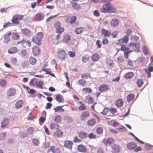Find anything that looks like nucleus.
Here are the masks:
<instances>
[{
	"mask_svg": "<svg viewBox=\"0 0 153 153\" xmlns=\"http://www.w3.org/2000/svg\"><path fill=\"white\" fill-rule=\"evenodd\" d=\"M43 36V33L42 32H38L37 33L36 37L34 36L33 37L32 41L38 45H40L41 44V40Z\"/></svg>",
	"mask_w": 153,
	"mask_h": 153,
	"instance_id": "1",
	"label": "nucleus"
},
{
	"mask_svg": "<svg viewBox=\"0 0 153 153\" xmlns=\"http://www.w3.org/2000/svg\"><path fill=\"white\" fill-rule=\"evenodd\" d=\"M57 56L58 57L62 60H65L67 58L68 54L65 50L60 49L57 51Z\"/></svg>",
	"mask_w": 153,
	"mask_h": 153,
	"instance_id": "2",
	"label": "nucleus"
},
{
	"mask_svg": "<svg viewBox=\"0 0 153 153\" xmlns=\"http://www.w3.org/2000/svg\"><path fill=\"white\" fill-rule=\"evenodd\" d=\"M128 40V37L126 36H124L122 39H121L118 40V42L117 43V45H121L123 42L127 43Z\"/></svg>",
	"mask_w": 153,
	"mask_h": 153,
	"instance_id": "3",
	"label": "nucleus"
},
{
	"mask_svg": "<svg viewBox=\"0 0 153 153\" xmlns=\"http://www.w3.org/2000/svg\"><path fill=\"white\" fill-rule=\"evenodd\" d=\"M110 5L108 4H103L102 8L100 9V11L102 13H109V8Z\"/></svg>",
	"mask_w": 153,
	"mask_h": 153,
	"instance_id": "4",
	"label": "nucleus"
},
{
	"mask_svg": "<svg viewBox=\"0 0 153 153\" xmlns=\"http://www.w3.org/2000/svg\"><path fill=\"white\" fill-rule=\"evenodd\" d=\"M119 23V20L116 18L112 19L110 21V25L112 27H117Z\"/></svg>",
	"mask_w": 153,
	"mask_h": 153,
	"instance_id": "5",
	"label": "nucleus"
},
{
	"mask_svg": "<svg viewBox=\"0 0 153 153\" xmlns=\"http://www.w3.org/2000/svg\"><path fill=\"white\" fill-rule=\"evenodd\" d=\"M108 85L106 84L101 85L98 88L99 90L101 92L106 91L108 90Z\"/></svg>",
	"mask_w": 153,
	"mask_h": 153,
	"instance_id": "6",
	"label": "nucleus"
},
{
	"mask_svg": "<svg viewBox=\"0 0 153 153\" xmlns=\"http://www.w3.org/2000/svg\"><path fill=\"white\" fill-rule=\"evenodd\" d=\"M16 93V90L14 88H11L7 91V95L9 97L14 96Z\"/></svg>",
	"mask_w": 153,
	"mask_h": 153,
	"instance_id": "7",
	"label": "nucleus"
},
{
	"mask_svg": "<svg viewBox=\"0 0 153 153\" xmlns=\"http://www.w3.org/2000/svg\"><path fill=\"white\" fill-rule=\"evenodd\" d=\"M73 144V143L72 141L67 140L64 142V146L65 147L70 150H71L72 149Z\"/></svg>",
	"mask_w": 153,
	"mask_h": 153,
	"instance_id": "8",
	"label": "nucleus"
},
{
	"mask_svg": "<svg viewBox=\"0 0 153 153\" xmlns=\"http://www.w3.org/2000/svg\"><path fill=\"white\" fill-rule=\"evenodd\" d=\"M40 49L38 47L34 46L32 48V53L35 56H38L40 54Z\"/></svg>",
	"mask_w": 153,
	"mask_h": 153,
	"instance_id": "9",
	"label": "nucleus"
},
{
	"mask_svg": "<svg viewBox=\"0 0 153 153\" xmlns=\"http://www.w3.org/2000/svg\"><path fill=\"white\" fill-rule=\"evenodd\" d=\"M101 34L102 35H104L105 37H109L111 34V32L110 31L103 28L101 30Z\"/></svg>",
	"mask_w": 153,
	"mask_h": 153,
	"instance_id": "10",
	"label": "nucleus"
},
{
	"mask_svg": "<svg viewBox=\"0 0 153 153\" xmlns=\"http://www.w3.org/2000/svg\"><path fill=\"white\" fill-rule=\"evenodd\" d=\"M111 148L114 153H119L120 151V148L119 146L114 144L111 146Z\"/></svg>",
	"mask_w": 153,
	"mask_h": 153,
	"instance_id": "11",
	"label": "nucleus"
},
{
	"mask_svg": "<svg viewBox=\"0 0 153 153\" xmlns=\"http://www.w3.org/2000/svg\"><path fill=\"white\" fill-rule=\"evenodd\" d=\"M127 146L130 150H132L136 148L137 146V145L135 143L131 142L127 144Z\"/></svg>",
	"mask_w": 153,
	"mask_h": 153,
	"instance_id": "12",
	"label": "nucleus"
},
{
	"mask_svg": "<svg viewBox=\"0 0 153 153\" xmlns=\"http://www.w3.org/2000/svg\"><path fill=\"white\" fill-rule=\"evenodd\" d=\"M19 16V14H16L13 16L11 19L12 24H19V22L18 21Z\"/></svg>",
	"mask_w": 153,
	"mask_h": 153,
	"instance_id": "13",
	"label": "nucleus"
},
{
	"mask_svg": "<svg viewBox=\"0 0 153 153\" xmlns=\"http://www.w3.org/2000/svg\"><path fill=\"white\" fill-rule=\"evenodd\" d=\"M113 139L112 137H109L107 140L105 139H103L102 142L106 145L107 144H111L113 142Z\"/></svg>",
	"mask_w": 153,
	"mask_h": 153,
	"instance_id": "14",
	"label": "nucleus"
},
{
	"mask_svg": "<svg viewBox=\"0 0 153 153\" xmlns=\"http://www.w3.org/2000/svg\"><path fill=\"white\" fill-rule=\"evenodd\" d=\"M77 149L79 151L81 152H84L87 151L86 147L82 144L79 145L77 147Z\"/></svg>",
	"mask_w": 153,
	"mask_h": 153,
	"instance_id": "15",
	"label": "nucleus"
},
{
	"mask_svg": "<svg viewBox=\"0 0 153 153\" xmlns=\"http://www.w3.org/2000/svg\"><path fill=\"white\" fill-rule=\"evenodd\" d=\"M55 99L59 103L62 102L64 101V98L63 96L60 94H57Z\"/></svg>",
	"mask_w": 153,
	"mask_h": 153,
	"instance_id": "16",
	"label": "nucleus"
},
{
	"mask_svg": "<svg viewBox=\"0 0 153 153\" xmlns=\"http://www.w3.org/2000/svg\"><path fill=\"white\" fill-rule=\"evenodd\" d=\"M116 106L118 107H122L123 104V101L122 99H118L115 102Z\"/></svg>",
	"mask_w": 153,
	"mask_h": 153,
	"instance_id": "17",
	"label": "nucleus"
},
{
	"mask_svg": "<svg viewBox=\"0 0 153 153\" xmlns=\"http://www.w3.org/2000/svg\"><path fill=\"white\" fill-rule=\"evenodd\" d=\"M23 102L22 100H19L17 101L15 104V107L17 109L19 108L22 107Z\"/></svg>",
	"mask_w": 153,
	"mask_h": 153,
	"instance_id": "18",
	"label": "nucleus"
},
{
	"mask_svg": "<svg viewBox=\"0 0 153 153\" xmlns=\"http://www.w3.org/2000/svg\"><path fill=\"white\" fill-rule=\"evenodd\" d=\"M11 34V32H10L7 34H5L4 35V43H7L10 40V39L9 36Z\"/></svg>",
	"mask_w": 153,
	"mask_h": 153,
	"instance_id": "19",
	"label": "nucleus"
},
{
	"mask_svg": "<svg viewBox=\"0 0 153 153\" xmlns=\"http://www.w3.org/2000/svg\"><path fill=\"white\" fill-rule=\"evenodd\" d=\"M89 116L90 114L88 112L85 111L82 113L81 115V120H85L87 117Z\"/></svg>",
	"mask_w": 153,
	"mask_h": 153,
	"instance_id": "20",
	"label": "nucleus"
},
{
	"mask_svg": "<svg viewBox=\"0 0 153 153\" xmlns=\"http://www.w3.org/2000/svg\"><path fill=\"white\" fill-rule=\"evenodd\" d=\"M9 122V120L8 119H4L1 123V127L3 128L5 127L8 125Z\"/></svg>",
	"mask_w": 153,
	"mask_h": 153,
	"instance_id": "21",
	"label": "nucleus"
},
{
	"mask_svg": "<svg viewBox=\"0 0 153 153\" xmlns=\"http://www.w3.org/2000/svg\"><path fill=\"white\" fill-rule=\"evenodd\" d=\"M96 120L94 118H92L89 120L87 122L88 125L91 126H94L96 123Z\"/></svg>",
	"mask_w": 153,
	"mask_h": 153,
	"instance_id": "22",
	"label": "nucleus"
},
{
	"mask_svg": "<svg viewBox=\"0 0 153 153\" xmlns=\"http://www.w3.org/2000/svg\"><path fill=\"white\" fill-rule=\"evenodd\" d=\"M49 150H51V152L53 153H60V149L58 148H55V147L53 146H52Z\"/></svg>",
	"mask_w": 153,
	"mask_h": 153,
	"instance_id": "23",
	"label": "nucleus"
},
{
	"mask_svg": "<svg viewBox=\"0 0 153 153\" xmlns=\"http://www.w3.org/2000/svg\"><path fill=\"white\" fill-rule=\"evenodd\" d=\"M85 30V28L84 27H77L75 29V31L76 34H79L81 33Z\"/></svg>",
	"mask_w": 153,
	"mask_h": 153,
	"instance_id": "24",
	"label": "nucleus"
},
{
	"mask_svg": "<svg viewBox=\"0 0 153 153\" xmlns=\"http://www.w3.org/2000/svg\"><path fill=\"white\" fill-rule=\"evenodd\" d=\"M100 56L97 53H95L91 56V59L94 61H97L99 59Z\"/></svg>",
	"mask_w": 153,
	"mask_h": 153,
	"instance_id": "25",
	"label": "nucleus"
},
{
	"mask_svg": "<svg viewBox=\"0 0 153 153\" xmlns=\"http://www.w3.org/2000/svg\"><path fill=\"white\" fill-rule=\"evenodd\" d=\"M63 135V132L60 129H58L54 133V135L57 137H60Z\"/></svg>",
	"mask_w": 153,
	"mask_h": 153,
	"instance_id": "26",
	"label": "nucleus"
},
{
	"mask_svg": "<svg viewBox=\"0 0 153 153\" xmlns=\"http://www.w3.org/2000/svg\"><path fill=\"white\" fill-rule=\"evenodd\" d=\"M44 15L42 13H39L35 16V18L37 20L39 21L44 18Z\"/></svg>",
	"mask_w": 153,
	"mask_h": 153,
	"instance_id": "27",
	"label": "nucleus"
},
{
	"mask_svg": "<svg viewBox=\"0 0 153 153\" xmlns=\"http://www.w3.org/2000/svg\"><path fill=\"white\" fill-rule=\"evenodd\" d=\"M88 133L85 131H81L79 134V136L81 138L83 139L86 138L88 137Z\"/></svg>",
	"mask_w": 153,
	"mask_h": 153,
	"instance_id": "28",
	"label": "nucleus"
},
{
	"mask_svg": "<svg viewBox=\"0 0 153 153\" xmlns=\"http://www.w3.org/2000/svg\"><path fill=\"white\" fill-rule=\"evenodd\" d=\"M22 33L26 36H30V31L28 29L25 28L22 30Z\"/></svg>",
	"mask_w": 153,
	"mask_h": 153,
	"instance_id": "29",
	"label": "nucleus"
},
{
	"mask_svg": "<svg viewBox=\"0 0 153 153\" xmlns=\"http://www.w3.org/2000/svg\"><path fill=\"white\" fill-rule=\"evenodd\" d=\"M71 40V37L69 35H67L64 36L63 42L65 43L69 42Z\"/></svg>",
	"mask_w": 153,
	"mask_h": 153,
	"instance_id": "30",
	"label": "nucleus"
},
{
	"mask_svg": "<svg viewBox=\"0 0 153 153\" xmlns=\"http://www.w3.org/2000/svg\"><path fill=\"white\" fill-rule=\"evenodd\" d=\"M17 51V48L16 47H12L8 50V52L10 54L14 53H16Z\"/></svg>",
	"mask_w": 153,
	"mask_h": 153,
	"instance_id": "31",
	"label": "nucleus"
},
{
	"mask_svg": "<svg viewBox=\"0 0 153 153\" xmlns=\"http://www.w3.org/2000/svg\"><path fill=\"white\" fill-rule=\"evenodd\" d=\"M135 95L134 94H130L128 95L127 97V101L130 102L132 101L134 98Z\"/></svg>",
	"mask_w": 153,
	"mask_h": 153,
	"instance_id": "32",
	"label": "nucleus"
},
{
	"mask_svg": "<svg viewBox=\"0 0 153 153\" xmlns=\"http://www.w3.org/2000/svg\"><path fill=\"white\" fill-rule=\"evenodd\" d=\"M153 148V146L149 143H146L144 145L145 149L147 151L150 150Z\"/></svg>",
	"mask_w": 153,
	"mask_h": 153,
	"instance_id": "33",
	"label": "nucleus"
},
{
	"mask_svg": "<svg viewBox=\"0 0 153 153\" xmlns=\"http://www.w3.org/2000/svg\"><path fill=\"white\" fill-rule=\"evenodd\" d=\"M12 39L17 40L19 39V36L17 33H12Z\"/></svg>",
	"mask_w": 153,
	"mask_h": 153,
	"instance_id": "34",
	"label": "nucleus"
},
{
	"mask_svg": "<svg viewBox=\"0 0 153 153\" xmlns=\"http://www.w3.org/2000/svg\"><path fill=\"white\" fill-rule=\"evenodd\" d=\"M140 43L137 42L136 43V46L134 47L133 51L140 52Z\"/></svg>",
	"mask_w": 153,
	"mask_h": 153,
	"instance_id": "35",
	"label": "nucleus"
},
{
	"mask_svg": "<svg viewBox=\"0 0 153 153\" xmlns=\"http://www.w3.org/2000/svg\"><path fill=\"white\" fill-rule=\"evenodd\" d=\"M142 50L144 54L147 55L149 54L148 48L146 46H143Z\"/></svg>",
	"mask_w": 153,
	"mask_h": 153,
	"instance_id": "36",
	"label": "nucleus"
},
{
	"mask_svg": "<svg viewBox=\"0 0 153 153\" xmlns=\"http://www.w3.org/2000/svg\"><path fill=\"white\" fill-rule=\"evenodd\" d=\"M134 73L131 72L126 73L124 75V76L126 78L130 79L133 77L134 76Z\"/></svg>",
	"mask_w": 153,
	"mask_h": 153,
	"instance_id": "37",
	"label": "nucleus"
},
{
	"mask_svg": "<svg viewBox=\"0 0 153 153\" xmlns=\"http://www.w3.org/2000/svg\"><path fill=\"white\" fill-rule=\"evenodd\" d=\"M110 8H109V13H116L117 12V9L113 6H110Z\"/></svg>",
	"mask_w": 153,
	"mask_h": 153,
	"instance_id": "38",
	"label": "nucleus"
},
{
	"mask_svg": "<svg viewBox=\"0 0 153 153\" xmlns=\"http://www.w3.org/2000/svg\"><path fill=\"white\" fill-rule=\"evenodd\" d=\"M50 128L52 129H59V125L56 123H53L51 124Z\"/></svg>",
	"mask_w": 153,
	"mask_h": 153,
	"instance_id": "39",
	"label": "nucleus"
},
{
	"mask_svg": "<svg viewBox=\"0 0 153 153\" xmlns=\"http://www.w3.org/2000/svg\"><path fill=\"white\" fill-rule=\"evenodd\" d=\"M78 82L79 85L82 86H85L86 84V81L84 79H79Z\"/></svg>",
	"mask_w": 153,
	"mask_h": 153,
	"instance_id": "40",
	"label": "nucleus"
},
{
	"mask_svg": "<svg viewBox=\"0 0 153 153\" xmlns=\"http://www.w3.org/2000/svg\"><path fill=\"white\" fill-rule=\"evenodd\" d=\"M62 117L59 115H57L54 118V121L57 123H60L61 121Z\"/></svg>",
	"mask_w": 153,
	"mask_h": 153,
	"instance_id": "41",
	"label": "nucleus"
},
{
	"mask_svg": "<svg viewBox=\"0 0 153 153\" xmlns=\"http://www.w3.org/2000/svg\"><path fill=\"white\" fill-rule=\"evenodd\" d=\"M90 56L88 55H86L82 58V61L84 63H86L89 59Z\"/></svg>",
	"mask_w": 153,
	"mask_h": 153,
	"instance_id": "42",
	"label": "nucleus"
},
{
	"mask_svg": "<svg viewBox=\"0 0 153 153\" xmlns=\"http://www.w3.org/2000/svg\"><path fill=\"white\" fill-rule=\"evenodd\" d=\"M29 62L26 61H24L22 63V66L24 68H26L28 67L29 65Z\"/></svg>",
	"mask_w": 153,
	"mask_h": 153,
	"instance_id": "43",
	"label": "nucleus"
},
{
	"mask_svg": "<svg viewBox=\"0 0 153 153\" xmlns=\"http://www.w3.org/2000/svg\"><path fill=\"white\" fill-rule=\"evenodd\" d=\"M35 82L36 83V86L37 88L39 87L41 89L43 88V83L42 81H39L38 83H37L36 81Z\"/></svg>",
	"mask_w": 153,
	"mask_h": 153,
	"instance_id": "44",
	"label": "nucleus"
},
{
	"mask_svg": "<svg viewBox=\"0 0 153 153\" xmlns=\"http://www.w3.org/2000/svg\"><path fill=\"white\" fill-rule=\"evenodd\" d=\"M82 91L84 93H86L87 92L91 93L92 92V90L89 88H85L82 89Z\"/></svg>",
	"mask_w": 153,
	"mask_h": 153,
	"instance_id": "45",
	"label": "nucleus"
},
{
	"mask_svg": "<svg viewBox=\"0 0 153 153\" xmlns=\"http://www.w3.org/2000/svg\"><path fill=\"white\" fill-rule=\"evenodd\" d=\"M143 83V82L142 79H138L137 82V84L138 86L139 87H141Z\"/></svg>",
	"mask_w": 153,
	"mask_h": 153,
	"instance_id": "46",
	"label": "nucleus"
},
{
	"mask_svg": "<svg viewBox=\"0 0 153 153\" xmlns=\"http://www.w3.org/2000/svg\"><path fill=\"white\" fill-rule=\"evenodd\" d=\"M32 142L34 146H37L39 144V141L37 138H33L32 139Z\"/></svg>",
	"mask_w": 153,
	"mask_h": 153,
	"instance_id": "47",
	"label": "nucleus"
},
{
	"mask_svg": "<svg viewBox=\"0 0 153 153\" xmlns=\"http://www.w3.org/2000/svg\"><path fill=\"white\" fill-rule=\"evenodd\" d=\"M6 81L4 79H0V85L1 87H4L6 85Z\"/></svg>",
	"mask_w": 153,
	"mask_h": 153,
	"instance_id": "48",
	"label": "nucleus"
},
{
	"mask_svg": "<svg viewBox=\"0 0 153 153\" xmlns=\"http://www.w3.org/2000/svg\"><path fill=\"white\" fill-rule=\"evenodd\" d=\"M36 59L32 56L30 57L29 58V62L30 64L34 65L36 64Z\"/></svg>",
	"mask_w": 153,
	"mask_h": 153,
	"instance_id": "49",
	"label": "nucleus"
},
{
	"mask_svg": "<svg viewBox=\"0 0 153 153\" xmlns=\"http://www.w3.org/2000/svg\"><path fill=\"white\" fill-rule=\"evenodd\" d=\"M46 119V117H43V116H41L39 118V124L42 125V123L44 122Z\"/></svg>",
	"mask_w": 153,
	"mask_h": 153,
	"instance_id": "50",
	"label": "nucleus"
},
{
	"mask_svg": "<svg viewBox=\"0 0 153 153\" xmlns=\"http://www.w3.org/2000/svg\"><path fill=\"white\" fill-rule=\"evenodd\" d=\"M72 7L75 10L79 9L80 7L78 4L76 2H74L72 4Z\"/></svg>",
	"mask_w": 153,
	"mask_h": 153,
	"instance_id": "51",
	"label": "nucleus"
},
{
	"mask_svg": "<svg viewBox=\"0 0 153 153\" xmlns=\"http://www.w3.org/2000/svg\"><path fill=\"white\" fill-rule=\"evenodd\" d=\"M110 109L108 108L105 107L103 111L101 112L102 114L104 115H106L109 112Z\"/></svg>",
	"mask_w": 153,
	"mask_h": 153,
	"instance_id": "52",
	"label": "nucleus"
},
{
	"mask_svg": "<svg viewBox=\"0 0 153 153\" xmlns=\"http://www.w3.org/2000/svg\"><path fill=\"white\" fill-rule=\"evenodd\" d=\"M76 19V16H73L70 18L69 22L70 23V24H73L75 22Z\"/></svg>",
	"mask_w": 153,
	"mask_h": 153,
	"instance_id": "53",
	"label": "nucleus"
},
{
	"mask_svg": "<svg viewBox=\"0 0 153 153\" xmlns=\"http://www.w3.org/2000/svg\"><path fill=\"white\" fill-rule=\"evenodd\" d=\"M96 131L97 134H100L102 133L103 131V129L101 127H99L96 129Z\"/></svg>",
	"mask_w": 153,
	"mask_h": 153,
	"instance_id": "54",
	"label": "nucleus"
},
{
	"mask_svg": "<svg viewBox=\"0 0 153 153\" xmlns=\"http://www.w3.org/2000/svg\"><path fill=\"white\" fill-rule=\"evenodd\" d=\"M64 28L63 27H59L56 29V32L59 34H61L64 31Z\"/></svg>",
	"mask_w": 153,
	"mask_h": 153,
	"instance_id": "55",
	"label": "nucleus"
},
{
	"mask_svg": "<svg viewBox=\"0 0 153 153\" xmlns=\"http://www.w3.org/2000/svg\"><path fill=\"white\" fill-rule=\"evenodd\" d=\"M59 15V14H58L56 15H53L51 16H50L46 20V22H48L50 21V20L53 18H55V17H56L57 16H58Z\"/></svg>",
	"mask_w": 153,
	"mask_h": 153,
	"instance_id": "56",
	"label": "nucleus"
},
{
	"mask_svg": "<svg viewBox=\"0 0 153 153\" xmlns=\"http://www.w3.org/2000/svg\"><path fill=\"white\" fill-rule=\"evenodd\" d=\"M61 24L60 22L59 21L56 22L54 24V27L56 28V29L57 28L60 27Z\"/></svg>",
	"mask_w": 153,
	"mask_h": 153,
	"instance_id": "57",
	"label": "nucleus"
},
{
	"mask_svg": "<svg viewBox=\"0 0 153 153\" xmlns=\"http://www.w3.org/2000/svg\"><path fill=\"white\" fill-rule=\"evenodd\" d=\"M88 137L90 139H96L97 137V136L96 135L94 134L93 133H90L88 136Z\"/></svg>",
	"mask_w": 153,
	"mask_h": 153,
	"instance_id": "58",
	"label": "nucleus"
},
{
	"mask_svg": "<svg viewBox=\"0 0 153 153\" xmlns=\"http://www.w3.org/2000/svg\"><path fill=\"white\" fill-rule=\"evenodd\" d=\"M132 30L131 29L128 28L126 32V34L127 36H129L132 33Z\"/></svg>",
	"mask_w": 153,
	"mask_h": 153,
	"instance_id": "59",
	"label": "nucleus"
},
{
	"mask_svg": "<svg viewBox=\"0 0 153 153\" xmlns=\"http://www.w3.org/2000/svg\"><path fill=\"white\" fill-rule=\"evenodd\" d=\"M63 107V106H57V107L54 108H53V109L55 110V112H58L59 111H60V109H61V108H62Z\"/></svg>",
	"mask_w": 153,
	"mask_h": 153,
	"instance_id": "60",
	"label": "nucleus"
},
{
	"mask_svg": "<svg viewBox=\"0 0 153 153\" xmlns=\"http://www.w3.org/2000/svg\"><path fill=\"white\" fill-rule=\"evenodd\" d=\"M93 14L96 17L99 16L100 15V12L97 10H95L93 12Z\"/></svg>",
	"mask_w": 153,
	"mask_h": 153,
	"instance_id": "61",
	"label": "nucleus"
},
{
	"mask_svg": "<svg viewBox=\"0 0 153 153\" xmlns=\"http://www.w3.org/2000/svg\"><path fill=\"white\" fill-rule=\"evenodd\" d=\"M34 129L33 127H30L28 128L27 131L29 134H32L34 131Z\"/></svg>",
	"mask_w": 153,
	"mask_h": 153,
	"instance_id": "62",
	"label": "nucleus"
},
{
	"mask_svg": "<svg viewBox=\"0 0 153 153\" xmlns=\"http://www.w3.org/2000/svg\"><path fill=\"white\" fill-rule=\"evenodd\" d=\"M90 76V75L89 74H82L81 75V78H84L86 77H88Z\"/></svg>",
	"mask_w": 153,
	"mask_h": 153,
	"instance_id": "63",
	"label": "nucleus"
},
{
	"mask_svg": "<svg viewBox=\"0 0 153 153\" xmlns=\"http://www.w3.org/2000/svg\"><path fill=\"white\" fill-rule=\"evenodd\" d=\"M69 55L71 57H74L75 56V53L74 51H69L68 52Z\"/></svg>",
	"mask_w": 153,
	"mask_h": 153,
	"instance_id": "64",
	"label": "nucleus"
}]
</instances>
